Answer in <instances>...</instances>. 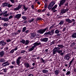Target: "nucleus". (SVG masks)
<instances>
[{"label": "nucleus", "instance_id": "1", "mask_svg": "<svg viewBox=\"0 0 76 76\" xmlns=\"http://www.w3.org/2000/svg\"><path fill=\"white\" fill-rule=\"evenodd\" d=\"M63 47H64V46L62 45H58V47H55L52 50L53 52V54L54 55L56 54L57 53H62L63 50H61V48H63Z\"/></svg>", "mask_w": 76, "mask_h": 76}, {"label": "nucleus", "instance_id": "2", "mask_svg": "<svg viewBox=\"0 0 76 76\" xmlns=\"http://www.w3.org/2000/svg\"><path fill=\"white\" fill-rule=\"evenodd\" d=\"M56 4V1H52L50 4H49L48 7V9L50 10L51 9L52 10H54L55 9H56L58 5L57 4H56L53 7V6L54 4Z\"/></svg>", "mask_w": 76, "mask_h": 76}, {"label": "nucleus", "instance_id": "3", "mask_svg": "<svg viewBox=\"0 0 76 76\" xmlns=\"http://www.w3.org/2000/svg\"><path fill=\"white\" fill-rule=\"evenodd\" d=\"M48 27H47L45 28L42 29H41L40 30H38L37 31V32L39 33L40 34H43L47 29H48Z\"/></svg>", "mask_w": 76, "mask_h": 76}, {"label": "nucleus", "instance_id": "4", "mask_svg": "<svg viewBox=\"0 0 76 76\" xmlns=\"http://www.w3.org/2000/svg\"><path fill=\"white\" fill-rule=\"evenodd\" d=\"M6 42H5L4 41L2 40L0 42V45L1 47H4L6 45Z\"/></svg>", "mask_w": 76, "mask_h": 76}, {"label": "nucleus", "instance_id": "5", "mask_svg": "<svg viewBox=\"0 0 76 76\" xmlns=\"http://www.w3.org/2000/svg\"><path fill=\"white\" fill-rule=\"evenodd\" d=\"M70 55L68 53L65 56L64 58L66 60H69V58H70Z\"/></svg>", "mask_w": 76, "mask_h": 76}, {"label": "nucleus", "instance_id": "6", "mask_svg": "<svg viewBox=\"0 0 76 76\" xmlns=\"http://www.w3.org/2000/svg\"><path fill=\"white\" fill-rule=\"evenodd\" d=\"M48 38H42L41 39V42H46L48 41Z\"/></svg>", "mask_w": 76, "mask_h": 76}, {"label": "nucleus", "instance_id": "7", "mask_svg": "<svg viewBox=\"0 0 76 76\" xmlns=\"http://www.w3.org/2000/svg\"><path fill=\"white\" fill-rule=\"evenodd\" d=\"M33 45L34 46L33 47L34 48H35V47H37L38 45H41V42L39 43L36 42L33 44Z\"/></svg>", "mask_w": 76, "mask_h": 76}, {"label": "nucleus", "instance_id": "8", "mask_svg": "<svg viewBox=\"0 0 76 76\" xmlns=\"http://www.w3.org/2000/svg\"><path fill=\"white\" fill-rule=\"evenodd\" d=\"M66 0H61L59 4V7H61L62 5L64 4V3L66 2Z\"/></svg>", "mask_w": 76, "mask_h": 76}, {"label": "nucleus", "instance_id": "9", "mask_svg": "<svg viewBox=\"0 0 76 76\" xmlns=\"http://www.w3.org/2000/svg\"><path fill=\"white\" fill-rule=\"evenodd\" d=\"M9 18L6 17H3L1 19V20H4V21H5V22H7L8 21H9Z\"/></svg>", "mask_w": 76, "mask_h": 76}, {"label": "nucleus", "instance_id": "10", "mask_svg": "<svg viewBox=\"0 0 76 76\" xmlns=\"http://www.w3.org/2000/svg\"><path fill=\"white\" fill-rule=\"evenodd\" d=\"M21 15L22 14H17L15 17V18H17V19H19V18H20V17H21Z\"/></svg>", "mask_w": 76, "mask_h": 76}, {"label": "nucleus", "instance_id": "11", "mask_svg": "<svg viewBox=\"0 0 76 76\" xmlns=\"http://www.w3.org/2000/svg\"><path fill=\"white\" fill-rule=\"evenodd\" d=\"M65 13L66 11H65L64 9H63L61 10V11L60 12V14L61 15H63V14Z\"/></svg>", "mask_w": 76, "mask_h": 76}, {"label": "nucleus", "instance_id": "12", "mask_svg": "<svg viewBox=\"0 0 76 76\" xmlns=\"http://www.w3.org/2000/svg\"><path fill=\"white\" fill-rule=\"evenodd\" d=\"M24 66L26 68H29L30 67V65L28 63H25L24 64Z\"/></svg>", "mask_w": 76, "mask_h": 76}, {"label": "nucleus", "instance_id": "13", "mask_svg": "<svg viewBox=\"0 0 76 76\" xmlns=\"http://www.w3.org/2000/svg\"><path fill=\"white\" fill-rule=\"evenodd\" d=\"M66 21L67 22H68V23H70L72 22V21L70 20L69 18H66Z\"/></svg>", "mask_w": 76, "mask_h": 76}, {"label": "nucleus", "instance_id": "14", "mask_svg": "<svg viewBox=\"0 0 76 76\" xmlns=\"http://www.w3.org/2000/svg\"><path fill=\"white\" fill-rule=\"evenodd\" d=\"M4 51H1L0 52V56L1 57L4 56Z\"/></svg>", "mask_w": 76, "mask_h": 76}, {"label": "nucleus", "instance_id": "15", "mask_svg": "<svg viewBox=\"0 0 76 76\" xmlns=\"http://www.w3.org/2000/svg\"><path fill=\"white\" fill-rule=\"evenodd\" d=\"M40 60L41 63H46V61H45V60H44V59H43V58H40Z\"/></svg>", "mask_w": 76, "mask_h": 76}, {"label": "nucleus", "instance_id": "16", "mask_svg": "<svg viewBox=\"0 0 76 76\" xmlns=\"http://www.w3.org/2000/svg\"><path fill=\"white\" fill-rule=\"evenodd\" d=\"M71 37L73 38H76V32L72 34L71 36Z\"/></svg>", "mask_w": 76, "mask_h": 76}, {"label": "nucleus", "instance_id": "17", "mask_svg": "<svg viewBox=\"0 0 76 76\" xmlns=\"http://www.w3.org/2000/svg\"><path fill=\"white\" fill-rule=\"evenodd\" d=\"M8 5V3L6 2H4L3 3V4L2 5V7H6V6H7Z\"/></svg>", "mask_w": 76, "mask_h": 76}, {"label": "nucleus", "instance_id": "18", "mask_svg": "<svg viewBox=\"0 0 76 76\" xmlns=\"http://www.w3.org/2000/svg\"><path fill=\"white\" fill-rule=\"evenodd\" d=\"M23 6L24 9V11H26V10H27L28 9V8L25 7V4L23 5Z\"/></svg>", "mask_w": 76, "mask_h": 76}, {"label": "nucleus", "instance_id": "19", "mask_svg": "<svg viewBox=\"0 0 76 76\" xmlns=\"http://www.w3.org/2000/svg\"><path fill=\"white\" fill-rule=\"evenodd\" d=\"M58 72H59L58 70H56L54 72L55 75H57L58 74Z\"/></svg>", "mask_w": 76, "mask_h": 76}, {"label": "nucleus", "instance_id": "20", "mask_svg": "<svg viewBox=\"0 0 76 76\" xmlns=\"http://www.w3.org/2000/svg\"><path fill=\"white\" fill-rule=\"evenodd\" d=\"M64 20H61L59 24V25H63V24L64 23Z\"/></svg>", "mask_w": 76, "mask_h": 76}, {"label": "nucleus", "instance_id": "21", "mask_svg": "<svg viewBox=\"0 0 76 76\" xmlns=\"http://www.w3.org/2000/svg\"><path fill=\"white\" fill-rule=\"evenodd\" d=\"M20 42H21V43H23V44H25V40L22 39L21 40V41H20Z\"/></svg>", "mask_w": 76, "mask_h": 76}, {"label": "nucleus", "instance_id": "22", "mask_svg": "<svg viewBox=\"0 0 76 76\" xmlns=\"http://www.w3.org/2000/svg\"><path fill=\"white\" fill-rule=\"evenodd\" d=\"M26 27H24L23 28L22 32H24L26 31Z\"/></svg>", "mask_w": 76, "mask_h": 76}, {"label": "nucleus", "instance_id": "23", "mask_svg": "<svg viewBox=\"0 0 76 76\" xmlns=\"http://www.w3.org/2000/svg\"><path fill=\"white\" fill-rule=\"evenodd\" d=\"M42 72L44 73H48V70L45 69H44L42 71Z\"/></svg>", "mask_w": 76, "mask_h": 76}, {"label": "nucleus", "instance_id": "24", "mask_svg": "<svg viewBox=\"0 0 76 76\" xmlns=\"http://www.w3.org/2000/svg\"><path fill=\"white\" fill-rule=\"evenodd\" d=\"M41 19H42L41 18H36V22H38V20H41Z\"/></svg>", "mask_w": 76, "mask_h": 76}, {"label": "nucleus", "instance_id": "25", "mask_svg": "<svg viewBox=\"0 0 76 76\" xmlns=\"http://www.w3.org/2000/svg\"><path fill=\"white\" fill-rule=\"evenodd\" d=\"M34 48H34L33 46H32L30 49H28L29 51H32Z\"/></svg>", "mask_w": 76, "mask_h": 76}, {"label": "nucleus", "instance_id": "26", "mask_svg": "<svg viewBox=\"0 0 76 76\" xmlns=\"http://www.w3.org/2000/svg\"><path fill=\"white\" fill-rule=\"evenodd\" d=\"M51 32V34H50V35H53L54 34V30H52L50 31Z\"/></svg>", "mask_w": 76, "mask_h": 76}, {"label": "nucleus", "instance_id": "27", "mask_svg": "<svg viewBox=\"0 0 76 76\" xmlns=\"http://www.w3.org/2000/svg\"><path fill=\"white\" fill-rule=\"evenodd\" d=\"M35 33H31V38H34V37H35Z\"/></svg>", "mask_w": 76, "mask_h": 76}, {"label": "nucleus", "instance_id": "28", "mask_svg": "<svg viewBox=\"0 0 76 76\" xmlns=\"http://www.w3.org/2000/svg\"><path fill=\"white\" fill-rule=\"evenodd\" d=\"M10 64L9 63H8L7 64H5L4 65H2L3 66V67H6V66H9Z\"/></svg>", "mask_w": 76, "mask_h": 76}, {"label": "nucleus", "instance_id": "29", "mask_svg": "<svg viewBox=\"0 0 76 76\" xmlns=\"http://www.w3.org/2000/svg\"><path fill=\"white\" fill-rule=\"evenodd\" d=\"M0 62H4L5 61V59L4 58H2L0 60Z\"/></svg>", "mask_w": 76, "mask_h": 76}, {"label": "nucleus", "instance_id": "30", "mask_svg": "<svg viewBox=\"0 0 76 76\" xmlns=\"http://www.w3.org/2000/svg\"><path fill=\"white\" fill-rule=\"evenodd\" d=\"M20 61H18V60H17L16 63L18 65H19L20 64Z\"/></svg>", "mask_w": 76, "mask_h": 76}, {"label": "nucleus", "instance_id": "31", "mask_svg": "<svg viewBox=\"0 0 76 76\" xmlns=\"http://www.w3.org/2000/svg\"><path fill=\"white\" fill-rule=\"evenodd\" d=\"M59 32H60V31L58 30H56L55 31V34H58V33H59Z\"/></svg>", "mask_w": 76, "mask_h": 76}, {"label": "nucleus", "instance_id": "32", "mask_svg": "<svg viewBox=\"0 0 76 76\" xmlns=\"http://www.w3.org/2000/svg\"><path fill=\"white\" fill-rule=\"evenodd\" d=\"M14 49L12 50L10 52V54H12V53H14Z\"/></svg>", "mask_w": 76, "mask_h": 76}, {"label": "nucleus", "instance_id": "33", "mask_svg": "<svg viewBox=\"0 0 76 76\" xmlns=\"http://www.w3.org/2000/svg\"><path fill=\"white\" fill-rule=\"evenodd\" d=\"M7 7H12V5L8 3Z\"/></svg>", "mask_w": 76, "mask_h": 76}, {"label": "nucleus", "instance_id": "34", "mask_svg": "<svg viewBox=\"0 0 76 76\" xmlns=\"http://www.w3.org/2000/svg\"><path fill=\"white\" fill-rule=\"evenodd\" d=\"M70 72L69 71H68L66 72V75H67V76H68V75H70Z\"/></svg>", "mask_w": 76, "mask_h": 76}, {"label": "nucleus", "instance_id": "35", "mask_svg": "<svg viewBox=\"0 0 76 76\" xmlns=\"http://www.w3.org/2000/svg\"><path fill=\"white\" fill-rule=\"evenodd\" d=\"M76 44V43L75 42H74L73 43H72L71 46L73 47V46H74Z\"/></svg>", "mask_w": 76, "mask_h": 76}, {"label": "nucleus", "instance_id": "36", "mask_svg": "<svg viewBox=\"0 0 76 76\" xmlns=\"http://www.w3.org/2000/svg\"><path fill=\"white\" fill-rule=\"evenodd\" d=\"M29 44V40H26V45H27Z\"/></svg>", "mask_w": 76, "mask_h": 76}, {"label": "nucleus", "instance_id": "37", "mask_svg": "<svg viewBox=\"0 0 76 76\" xmlns=\"http://www.w3.org/2000/svg\"><path fill=\"white\" fill-rule=\"evenodd\" d=\"M31 8H32V9H34V10H37V9L36 8L34 9V6L33 5H32Z\"/></svg>", "mask_w": 76, "mask_h": 76}, {"label": "nucleus", "instance_id": "38", "mask_svg": "<svg viewBox=\"0 0 76 76\" xmlns=\"http://www.w3.org/2000/svg\"><path fill=\"white\" fill-rule=\"evenodd\" d=\"M39 34H38L35 33V36L36 37H39Z\"/></svg>", "mask_w": 76, "mask_h": 76}, {"label": "nucleus", "instance_id": "39", "mask_svg": "<svg viewBox=\"0 0 76 76\" xmlns=\"http://www.w3.org/2000/svg\"><path fill=\"white\" fill-rule=\"evenodd\" d=\"M9 14H5L4 15H3V16L4 17H7L8 16H9Z\"/></svg>", "mask_w": 76, "mask_h": 76}, {"label": "nucleus", "instance_id": "40", "mask_svg": "<svg viewBox=\"0 0 76 76\" xmlns=\"http://www.w3.org/2000/svg\"><path fill=\"white\" fill-rule=\"evenodd\" d=\"M22 19H24V20H25L27 19L26 17H25V16H23L22 17Z\"/></svg>", "mask_w": 76, "mask_h": 76}, {"label": "nucleus", "instance_id": "41", "mask_svg": "<svg viewBox=\"0 0 76 76\" xmlns=\"http://www.w3.org/2000/svg\"><path fill=\"white\" fill-rule=\"evenodd\" d=\"M48 6V5H47V4L46 3L45 5L44 8L45 9L46 8H47Z\"/></svg>", "mask_w": 76, "mask_h": 76}, {"label": "nucleus", "instance_id": "42", "mask_svg": "<svg viewBox=\"0 0 76 76\" xmlns=\"http://www.w3.org/2000/svg\"><path fill=\"white\" fill-rule=\"evenodd\" d=\"M75 60L74 57H73V58L72 59L71 61L69 62L70 63H72V62L73 61Z\"/></svg>", "mask_w": 76, "mask_h": 76}, {"label": "nucleus", "instance_id": "43", "mask_svg": "<svg viewBox=\"0 0 76 76\" xmlns=\"http://www.w3.org/2000/svg\"><path fill=\"white\" fill-rule=\"evenodd\" d=\"M9 63V61H7L6 62H5L3 63V64H2V65H4V64H7V63Z\"/></svg>", "mask_w": 76, "mask_h": 76}, {"label": "nucleus", "instance_id": "44", "mask_svg": "<svg viewBox=\"0 0 76 76\" xmlns=\"http://www.w3.org/2000/svg\"><path fill=\"white\" fill-rule=\"evenodd\" d=\"M55 41H52L50 44V45H53V44H54V42H55Z\"/></svg>", "mask_w": 76, "mask_h": 76}, {"label": "nucleus", "instance_id": "45", "mask_svg": "<svg viewBox=\"0 0 76 76\" xmlns=\"http://www.w3.org/2000/svg\"><path fill=\"white\" fill-rule=\"evenodd\" d=\"M21 58H22V57H21V56L19 57H18V58L17 59V60L20 61V60L21 59Z\"/></svg>", "mask_w": 76, "mask_h": 76}, {"label": "nucleus", "instance_id": "46", "mask_svg": "<svg viewBox=\"0 0 76 76\" xmlns=\"http://www.w3.org/2000/svg\"><path fill=\"white\" fill-rule=\"evenodd\" d=\"M15 66H10V69H13V68H15Z\"/></svg>", "mask_w": 76, "mask_h": 76}, {"label": "nucleus", "instance_id": "47", "mask_svg": "<svg viewBox=\"0 0 76 76\" xmlns=\"http://www.w3.org/2000/svg\"><path fill=\"white\" fill-rule=\"evenodd\" d=\"M54 25H52L51 26L50 28H49V29H52V28H53L54 27Z\"/></svg>", "mask_w": 76, "mask_h": 76}, {"label": "nucleus", "instance_id": "48", "mask_svg": "<svg viewBox=\"0 0 76 76\" xmlns=\"http://www.w3.org/2000/svg\"><path fill=\"white\" fill-rule=\"evenodd\" d=\"M48 35V34H47V32H45L44 33V34L43 35V36H44L45 37H46Z\"/></svg>", "mask_w": 76, "mask_h": 76}, {"label": "nucleus", "instance_id": "49", "mask_svg": "<svg viewBox=\"0 0 76 76\" xmlns=\"http://www.w3.org/2000/svg\"><path fill=\"white\" fill-rule=\"evenodd\" d=\"M10 2L12 3H15V1L14 0H10Z\"/></svg>", "mask_w": 76, "mask_h": 76}, {"label": "nucleus", "instance_id": "50", "mask_svg": "<svg viewBox=\"0 0 76 76\" xmlns=\"http://www.w3.org/2000/svg\"><path fill=\"white\" fill-rule=\"evenodd\" d=\"M11 41V39H8L6 41L7 42H10Z\"/></svg>", "mask_w": 76, "mask_h": 76}, {"label": "nucleus", "instance_id": "51", "mask_svg": "<svg viewBox=\"0 0 76 76\" xmlns=\"http://www.w3.org/2000/svg\"><path fill=\"white\" fill-rule=\"evenodd\" d=\"M58 54H60V55L61 56H63V55H64V53H63L60 52V53H58Z\"/></svg>", "mask_w": 76, "mask_h": 76}, {"label": "nucleus", "instance_id": "52", "mask_svg": "<svg viewBox=\"0 0 76 76\" xmlns=\"http://www.w3.org/2000/svg\"><path fill=\"white\" fill-rule=\"evenodd\" d=\"M13 18V16L12 15H10L9 17V19H12Z\"/></svg>", "mask_w": 76, "mask_h": 76}, {"label": "nucleus", "instance_id": "53", "mask_svg": "<svg viewBox=\"0 0 76 76\" xmlns=\"http://www.w3.org/2000/svg\"><path fill=\"white\" fill-rule=\"evenodd\" d=\"M16 62H15V61H13L12 62V64H14V65H15V63Z\"/></svg>", "mask_w": 76, "mask_h": 76}, {"label": "nucleus", "instance_id": "54", "mask_svg": "<svg viewBox=\"0 0 76 76\" xmlns=\"http://www.w3.org/2000/svg\"><path fill=\"white\" fill-rule=\"evenodd\" d=\"M51 31H49L48 32H47V33L48 34V35H50L51 34Z\"/></svg>", "mask_w": 76, "mask_h": 76}, {"label": "nucleus", "instance_id": "55", "mask_svg": "<svg viewBox=\"0 0 76 76\" xmlns=\"http://www.w3.org/2000/svg\"><path fill=\"white\" fill-rule=\"evenodd\" d=\"M7 11H6L4 13H3V15L7 14Z\"/></svg>", "mask_w": 76, "mask_h": 76}, {"label": "nucleus", "instance_id": "56", "mask_svg": "<svg viewBox=\"0 0 76 76\" xmlns=\"http://www.w3.org/2000/svg\"><path fill=\"white\" fill-rule=\"evenodd\" d=\"M17 8L18 9V10H19V9H20V8H21V7H20V5H19Z\"/></svg>", "mask_w": 76, "mask_h": 76}, {"label": "nucleus", "instance_id": "57", "mask_svg": "<svg viewBox=\"0 0 76 76\" xmlns=\"http://www.w3.org/2000/svg\"><path fill=\"white\" fill-rule=\"evenodd\" d=\"M25 53V50H22L21 52V54H22V53Z\"/></svg>", "mask_w": 76, "mask_h": 76}, {"label": "nucleus", "instance_id": "58", "mask_svg": "<svg viewBox=\"0 0 76 76\" xmlns=\"http://www.w3.org/2000/svg\"><path fill=\"white\" fill-rule=\"evenodd\" d=\"M68 11H69V9H65V13L67 12H68Z\"/></svg>", "mask_w": 76, "mask_h": 76}, {"label": "nucleus", "instance_id": "59", "mask_svg": "<svg viewBox=\"0 0 76 76\" xmlns=\"http://www.w3.org/2000/svg\"><path fill=\"white\" fill-rule=\"evenodd\" d=\"M42 10H37V12H38V13H40V12H41Z\"/></svg>", "mask_w": 76, "mask_h": 76}, {"label": "nucleus", "instance_id": "60", "mask_svg": "<svg viewBox=\"0 0 76 76\" xmlns=\"http://www.w3.org/2000/svg\"><path fill=\"white\" fill-rule=\"evenodd\" d=\"M18 7L15 8L14 9V10H18Z\"/></svg>", "mask_w": 76, "mask_h": 76}, {"label": "nucleus", "instance_id": "61", "mask_svg": "<svg viewBox=\"0 0 76 76\" xmlns=\"http://www.w3.org/2000/svg\"><path fill=\"white\" fill-rule=\"evenodd\" d=\"M8 24H7L6 23H5L4 24V26H7Z\"/></svg>", "mask_w": 76, "mask_h": 76}, {"label": "nucleus", "instance_id": "62", "mask_svg": "<svg viewBox=\"0 0 76 76\" xmlns=\"http://www.w3.org/2000/svg\"><path fill=\"white\" fill-rule=\"evenodd\" d=\"M66 27L64 28L63 30V32H64V31H66Z\"/></svg>", "mask_w": 76, "mask_h": 76}, {"label": "nucleus", "instance_id": "63", "mask_svg": "<svg viewBox=\"0 0 76 76\" xmlns=\"http://www.w3.org/2000/svg\"><path fill=\"white\" fill-rule=\"evenodd\" d=\"M73 70L74 71V72H76V69L75 68H74Z\"/></svg>", "mask_w": 76, "mask_h": 76}, {"label": "nucleus", "instance_id": "64", "mask_svg": "<svg viewBox=\"0 0 76 76\" xmlns=\"http://www.w3.org/2000/svg\"><path fill=\"white\" fill-rule=\"evenodd\" d=\"M28 76H34V75H33L32 74H29Z\"/></svg>", "mask_w": 76, "mask_h": 76}]
</instances>
